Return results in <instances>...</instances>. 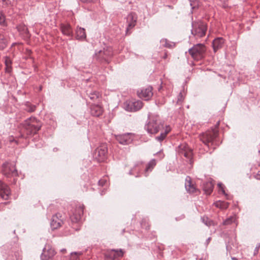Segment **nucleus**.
Segmentation results:
<instances>
[{"instance_id": "nucleus-6", "label": "nucleus", "mask_w": 260, "mask_h": 260, "mask_svg": "<svg viewBox=\"0 0 260 260\" xmlns=\"http://www.w3.org/2000/svg\"><path fill=\"white\" fill-rule=\"evenodd\" d=\"M2 172L4 175L8 177L17 176L18 172L14 162H5L3 165Z\"/></svg>"}, {"instance_id": "nucleus-21", "label": "nucleus", "mask_w": 260, "mask_h": 260, "mask_svg": "<svg viewBox=\"0 0 260 260\" xmlns=\"http://www.w3.org/2000/svg\"><path fill=\"white\" fill-rule=\"evenodd\" d=\"M126 21L128 22V25L126 30V35H129L131 34L129 30L136 25L137 17H126Z\"/></svg>"}, {"instance_id": "nucleus-11", "label": "nucleus", "mask_w": 260, "mask_h": 260, "mask_svg": "<svg viewBox=\"0 0 260 260\" xmlns=\"http://www.w3.org/2000/svg\"><path fill=\"white\" fill-rule=\"evenodd\" d=\"M137 94L139 98L144 99L145 100H149L153 95L152 87L148 86L144 87L137 91Z\"/></svg>"}, {"instance_id": "nucleus-4", "label": "nucleus", "mask_w": 260, "mask_h": 260, "mask_svg": "<svg viewBox=\"0 0 260 260\" xmlns=\"http://www.w3.org/2000/svg\"><path fill=\"white\" fill-rule=\"evenodd\" d=\"M206 52V47L204 44H197L188 50V52L191 57L197 60H200L204 57Z\"/></svg>"}, {"instance_id": "nucleus-36", "label": "nucleus", "mask_w": 260, "mask_h": 260, "mask_svg": "<svg viewBox=\"0 0 260 260\" xmlns=\"http://www.w3.org/2000/svg\"><path fill=\"white\" fill-rule=\"evenodd\" d=\"M5 63L6 66L12 65V61L10 57L7 56L5 57Z\"/></svg>"}, {"instance_id": "nucleus-18", "label": "nucleus", "mask_w": 260, "mask_h": 260, "mask_svg": "<svg viewBox=\"0 0 260 260\" xmlns=\"http://www.w3.org/2000/svg\"><path fill=\"white\" fill-rule=\"evenodd\" d=\"M185 187L187 191L189 193H194L197 191L196 186L192 183L191 178L189 176L186 177Z\"/></svg>"}, {"instance_id": "nucleus-39", "label": "nucleus", "mask_w": 260, "mask_h": 260, "mask_svg": "<svg viewBox=\"0 0 260 260\" xmlns=\"http://www.w3.org/2000/svg\"><path fill=\"white\" fill-rule=\"evenodd\" d=\"M6 72L10 73L12 72V69L11 66H6L5 68Z\"/></svg>"}, {"instance_id": "nucleus-47", "label": "nucleus", "mask_w": 260, "mask_h": 260, "mask_svg": "<svg viewBox=\"0 0 260 260\" xmlns=\"http://www.w3.org/2000/svg\"><path fill=\"white\" fill-rule=\"evenodd\" d=\"M210 240H211V238H209L207 239V243H208V242L210 241Z\"/></svg>"}, {"instance_id": "nucleus-40", "label": "nucleus", "mask_w": 260, "mask_h": 260, "mask_svg": "<svg viewBox=\"0 0 260 260\" xmlns=\"http://www.w3.org/2000/svg\"><path fill=\"white\" fill-rule=\"evenodd\" d=\"M9 141L10 143L15 142L17 144H18V141L15 140L13 136H11L9 138Z\"/></svg>"}, {"instance_id": "nucleus-19", "label": "nucleus", "mask_w": 260, "mask_h": 260, "mask_svg": "<svg viewBox=\"0 0 260 260\" xmlns=\"http://www.w3.org/2000/svg\"><path fill=\"white\" fill-rule=\"evenodd\" d=\"M224 43V40L222 38H217L215 39L212 42V46L214 52H216L218 49L221 48Z\"/></svg>"}, {"instance_id": "nucleus-13", "label": "nucleus", "mask_w": 260, "mask_h": 260, "mask_svg": "<svg viewBox=\"0 0 260 260\" xmlns=\"http://www.w3.org/2000/svg\"><path fill=\"white\" fill-rule=\"evenodd\" d=\"M123 253L122 250H116L111 249L106 251L105 253V260H114L118 257H122Z\"/></svg>"}, {"instance_id": "nucleus-26", "label": "nucleus", "mask_w": 260, "mask_h": 260, "mask_svg": "<svg viewBox=\"0 0 260 260\" xmlns=\"http://www.w3.org/2000/svg\"><path fill=\"white\" fill-rule=\"evenodd\" d=\"M215 206L221 209H225L229 207V203L224 201H218L214 203Z\"/></svg>"}, {"instance_id": "nucleus-29", "label": "nucleus", "mask_w": 260, "mask_h": 260, "mask_svg": "<svg viewBox=\"0 0 260 260\" xmlns=\"http://www.w3.org/2000/svg\"><path fill=\"white\" fill-rule=\"evenodd\" d=\"M160 42L164 46L167 48H171L175 46L174 43L169 42L166 39H161Z\"/></svg>"}, {"instance_id": "nucleus-34", "label": "nucleus", "mask_w": 260, "mask_h": 260, "mask_svg": "<svg viewBox=\"0 0 260 260\" xmlns=\"http://www.w3.org/2000/svg\"><path fill=\"white\" fill-rule=\"evenodd\" d=\"M81 252H74L71 253V260H79V256L81 255Z\"/></svg>"}, {"instance_id": "nucleus-17", "label": "nucleus", "mask_w": 260, "mask_h": 260, "mask_svg": "<svg viewBox=\"0 0 260 260\" xmlns=\"http://www.w3.org/2000/svg\"><path fill=\"white\" fill-rule=\"evenodd\" d=\"M9 187L4 182L0 181V196L4 200H8L10 195Z\"/></svg>"}, {"instance_id": "nucleus-14", "label": "nucleus", "mask_w": 260, "mask_h": 260, "mask_svg": "<svg viewBox=\"0 0 260 260\" xmlns=\"http://www.w3.org/2000/svg\"><path fill=\"white\" fill-rule=\"evenodd\" d=\"M131 133H126L115 136L116 140L121 144L127 145L133 141V137Z\"/></svg>"}, {"instance_id": "nucleus-2", "label": "nucleus", "mask_w": 260, "mask_h": 260, "mask_svg": "<svg viewBox=\"0 0 260 260\" xmlns=\"http://www.w3.org/2000/svg\"><path fill=\"white\" fill-rule=\"evenodd\" d=\"M41 127V122L35 117H30L26 119L24 123L23 134H21V138H27L31 135L35 134Z\"/></svg>"}, {"instance_id": "nucleus-8", "label": "nucleus", "mask_w": 260, "mask_h": 260, "mask_svg": "<svg viewBox=\"0 0 260 260\" xmlns=\"http://www.w3.org/2000/svg\"><path fill=\"white\" fill-rule=\"evenodd\" d=\"M108 148L105 144H102L98 147L94 152V157L99 161H103L106 158Z\"/></svg>"}, {"instance_id": "nucleus-48", "label": "nucleus", "mask_w": 260, "mask_h": 260, "mask_svg": "<svg viewBox=\"0 0 260 260\" xmlns=\"http://www.w3.org/2000/svg\"><path fill=\"white\" fill-rule=\"evenodd\" d=\"M232 259H233V260H237V258H235V257H233V258H232Z\"/></svg>"}, {"instance_id": "nucleus-5", "label": "nucleus", "mask_w": 260, "mask_h": 260, "mask_svg": "<svg viewBox=\"0 0 260 260\" xmlns=\"http://www.w3.org/2000/svg\"><path fill=\"white\" fill-rule=\"evenodd\" d=\"M192 29L191 34L199 37H203L206 34L207 26L206 23L204 22L199 21L198 22H192Z\"/></svg>"}, {"instance_id": "nucleus-43", "label": "nucleus", "mask_w": 260, "mask_h": 260, "mask_svg": "<svg viewBox=\"0 0 260 260\" xmlns=\"http://www.w3.org/2000/svg\"><path fill=\"white\" fill-rule=\"evenodd\" d=\"M255 177L256 179L260 180V171H258L256 175L255 176Z\"/></svg>"}, {"instance_id": "nucleus-28", "label": "nucleus", "mask_w": 260, "mask_h": 260, "mask_svg": "<svg viewBox=\"0 0 260 260\" xmlns=\"http://www.w3.org/2000/svg\"><path fill=\"white\" fill-rule=\"evenodd\" d=\"M7 46V40L4 35L0 33V50L3 49Z\"/></svg>"}, {"instance_id": "nucleus-46", "label": "nucleus", "mask_w": 260, "mask_h": 260, "mask_svg": "<svg viewBox=\"0 0 260 260\" xmlns=\"http://www.w3.org/2000/svg\"><path fill=\"white\" fill-rule=\"evenodd\" d=\"M66 251V249H62L61 250V252H62V253H63V252H64Z\"/></svg>"}, {"instance_id": "nucleus-35", "label": "nucleus", "mask_w": 260, "mask_h": 260, "mask_svg": "<svg viewBox=\"0 0 260 260\" xmlns=\"http://www.w3.org/2000/svg\"><path fill=\"white\" fill-rule=\"evenodd\" d=\"M217 185L219 187V190L221 191L224 195L226 196L228 194L225 192L223 184L221 183H218Z\"/></svg>"}, {"instance_id": "nucleus-25", "label": "nucleus", "mask_w": 260, "mask_h": 260, "mask_svg": "<svg viewBox=\"0 0 260 260\" xmlns=\"http://www.w3.org/2000/svg\"><path fill=\"white\" fill-rule=\"evenodd\" d=\"M87 94L88 95L89 98L93 101H96L101 97L100 93L96 91H87Z\"/></svg>"}, {"instance_id": "nucleus-31", "label": "nucleus", "mask_w": 260, "mask_h": 260, "mask_svg": "<svg viewBox=\"0 0 260 260\" xmlns=\"http://www.w3.org/2000/svg\"><path fill=\"white\" fill-rule=\"evenodd\" d=\"M202 222L207 226H210L213 225V222L212 220L209 219L207 216H203L201 218Z\"/></svg>"}, {"instance_id": "nucleus-37", "label": "nucleus", "mask_w": 260, "mask_h": 260, "mask_svg": "<svg viewBox=\"0 0 260 260\" xmlns=\"http://www.w3.org/2000/svg\"><path fill=\"white\" fill-rule=\"evenodd\" d=\"M183 100V95L182 94L181 92H180V93L179 94L178 96V100H177V103H181Z\"/></svg>"}, {"instance_id": "nucleus-20", "label": "nucleus", "mask_w": 260, "mask_h": 260, "mask_svg": "<svg viewBox=\"0 0 260 260\" xmlns=\"http://www.w3.org/2000/svg\"><path fill=\"white\" fill-rule=\"evenodd\" d=\"M103 112L102 107L99 105H93L91 107V114L93 116L99 117Z\"/></svg>"}, {"instance_id": "nucleus-44", "label": "nucleus", "mask_w": 260, "mask_h": 260, "mask_svg": "<svg viewBox=\"0 0 260 260\" xmlns=\"http://www.w3.org/2000/svg\"><path fill=\"white\" fill-rule=\"evenodd\" d=\"M80 1L83 3H90L92 1V0H80Z\"/></svg>"}, {"instance_id": "nucleus-3", "label": "nucleus", "mask_w": 260, "mask_h": 260, "mask_svg": "<svg viewBox=\"0 0 260 260\" xmlns=\"http://www.w3.org/2000/svg\"><path fill=\"white\" fill-rule=\"evenodd\" d=\"M218 131L216 128L212 129L211 131H208L205 133L201 134L199 136L200 140L208 147L209 144L211 145H217V137Z\"/></svg>"}, {"instance_id": "nucleus-45", "label": "nucleus", "mask_w": 260, "mask_h": 260, "mask_svg": "<svg viewBox=\"0 0 260 260\" xmlns=\"http://www.w3.org/2000/svg\"><path fill=\"white\" fill-rule=\"evenodd\" d=\"M141 163H140V162H138L137 164H136V165H135V167H137V166H139L140 165H141Z\"/></svg>"}, {"instance_id": "nucleus-12", "label": "nucleus", "mask_w": 260, "mask_h": 260, "mask_svg": "<svg viewBox=\"0 0 260 260\" xmlns=\"http://www.w3.org/2000/svg\"><path fill=\"white\" fill-rule=\"evenodd\" d=\"M83 215V207L81 206H77L70 216L72 222H78L82 218Z\"/></svg>"}, {"instance_id": "nucleus-7", "label": "nucleus", "mask_w": 260, "mask_h": 260, "mask_svg": "<svg viewBox=\"0 0 260 260\" xmlns=\"http://www.w3.org/2000/svg\"><path fill=\"white\" fill-rule=\"evenodd\" d=\"M143 106V103L140 100L136 101H126L124 103V108L128 112H135L140 110Z\"/></svg>"}, {"instance_id": "nucleus-22", "label": "nucleus", "mask_w": 260, "mask_h": 260, "mask_svg": "<svg viewBox=\"0 0 260 260\" xmlns=\"http://www.w3.org/2000/svg\"><path fill=\"white\" fill-rule=\"evenodd\" d=\"M61 30L62 32L67 36H72L73 35V30L71 26L69 24H61Z\"/></svg>"}, {"instance_id": "nucleus-50", "label": "nucleus", "mask_w": 260, "mask_h": 260, "mask_svg": "<svg viewBox=\"0 0 260 260\" xmlns=\"http://www.w3.org/2000/svg\"><path fill=\"white\" fill-rule=\"evenodd\" d=\"M258 153H260V150L258 151Z\"/></svg>"}, {"instance_id": "nucleus-38", "label": "nucleus", "mask_w": 260, "mask_h": 260, "mask_svg": "<svg viewBox=\"0 0 260 260\" xmlns=\"http://www.w3.org/2000/svg\"><path fill=\"white\" fill-rule=\"evenodd\" d=\"M0 24L3 26L6 25L5 17H0Z\"/></svg>"}, {"instance_id": "nucleus-41", "label": "nucleus", "mask_w": 260, "mask_h": 260, "mask_svg": "<svg viewBox=\"0 0 260 260\" xmlns=\"http://www.w3.org/2000/svg\"><path fill=\"white\" fill-rule=\"evenodd\" d=\"M259 247H260V244L259 243H258L255 248L254 252V255L257 254L259 249Z\"/></svg>"}, {"instance_id": "nucleus-30", "label": "nucleus", "mask_w": 260, "mask_h": 260, "mask_svg": "<svg viewBox=\"0 0 260 260\" xmlns=\"http://www.w3.org/2000/svg\"><path fill=\"white\" fill-rule=\"evenodd\" d=\"M25 110L28 112H32L35 111L36 107L35 105H31L29 102H27L25 105Z\"/></svg>"}, {"instance_id": "nucleus-49", "label": "nucleus", "mask_w": 260, "mask_h": 260, "mask_svg": "<svg viewBox=\"0 0 260 260\" xmlns=\"http://www.w3.org/2000/svg\"><path fill=\"white\" fill-rule=\"evenodd\" d=\"M132 172H133V170H131V171H129V174H132Z\"/></svg>"}, {"instance_id": "nucleus-32", "label": "nucleus", "mask_w": 260, "mask_h": 260, "mask_svg": "<svg viewBox=\"0 0 260 260\" xmlns=\"http://www.w3.org/2000/svg\"><path fill=\"white\" fill-rule=\"evenodd\" d=\"M235 220L236 217L235 216H231L229 218H226L224 221H223V224L230 225L232 223L234 222Z\"/></svg>"}, {"instance_id": "nucleus-16", "label": "nucleus", "mask_w": 260, "mask_h": 260, "mask_svg": "<svg viewBox=\"0 0 260 260\" xmlns=\"http://www.w3.org/2000/svg\"><path fill=\"white\" fill-rule=\"evenodd\" d=\"M179 153L190 160L192 157V150L186 144H181L178 147Z\"/></svg>"}, {"instance_id": "nucleus-15", "label": "nucleus", "mask_w": 260, "mask_h": 260, "mask_svg": "<svg viewBox=\"0 0 260 260\" xmlns=\"http://www.w3.org/2000/svg\"><path fill=\"white\" fill-rule=\"evenodd\" d=\"M111 49H107L103 50H100L98 52L95 53L97 58L101 61H104L108 63V58L112 55Z\"/></svg>"}, {"instance_id": "nucleus-10", "label": "nucleus", "mask_w": 260, "mask_h": 260, "mask_svg": "<svg viewBox=\"0 0 260 260\" xmlns=\"http://www.w3.org/2000/svg\"><path fill=\"white\" fill-rule=\"evenodd\" d=\"M55 254L54 249L49 245H46L43 249L41 258L42 260H50Z\"/></svg>"}, {"instance_id": "nucleus-33", "label": "nucleus", "mask_w": 260, "mask_h": 260, "mask_svg": "<svg viewBox=\"0 0 260 260\" xmlns=\"http://www.w3.org/2000/svg\"><path fill=\"white\" fill-rule=\"evenodd\" d=\"M191 9H195L200 6V2L199 0H189Z\"/></svg>"}, {"instance_id": "nucleus-23", "label": "nucleus", "mask_w": 260, "mask_h": 260, "mask_svg": "<svg viewBox=\"0 0 260 260\" xmlns=\"http://www.w3.org/2000/svg\"><path fill=\"white\" fill-rule=\"evenodd\" d=\"M203 188L206 194H210L213 188V184L211 181H207L203 183Z\"/></svg>"}, {"instance_id": "nucleus-9", "label": "nucleus", "mask_w": 260, "mask_h": 260, "mask_svg": "<svg viewBox=\"0 0 260 260\" xmlns=\"http://www.w3.org/2000/svg\"><path fill=\"white\" fill-rule=\"evenodd\" d=\"M63 217L60 213H57L52 216L50 222V226L52 230L59 228L63 223Z\"/></svg>"}, {"instance_id": "nucleus-27", "label": "nucleus", "mask_w": 260, "mask_h": 260, "mask_svg": "<svg viewBox=\"0 0 260 260\" xmlns=\"http://www.w3.org/2000/svg\"><path fill=\"white\" fill-rule=\"evenodd\" d=\"M156 165V161L155 159H151L147 165L146 167L145 168V172H147L149 171H151L153 168Z\"/></svg>"}, {"instance_id": "nucleus-24", "label": "nucleus", "mask_w": 260, "mask_h": 260, "mask_svg": "<svg viewBox=\"0 0 260 260\" xmlns=\"http://www.w3.org/2000/svg\"><path fill=\"white\" fill-rule=\"evenodd\" d=\"M86 37L85 30L82 27H79L76 30V38L78 40H83Z\"/></svg>"}, {"instance_id": "nucleus-42", "label": "nucleus", "mask_w": 260, "mask_h": 260, "mask_svg": "<svg viewBox=\"0 0 260 260\" xmlns=\"http://www.w3.org/2000/svg\"><path fill=\"white\" fill-rule=\"evenodd\" d=\"M106 180L104 179H101L99 181V184L100 185L104 186L106 183Z\"/></svg>"}, {"instance_id": "nucleus-1", "label": "nucleus", "mask_w": 260, "mask_h": 260, "mask_svg": "<svg viewBox=\"0 0 260 260\" xmlns=\"http://www.w3.org/2000/svg\"><path fill=\"white\" fill-rule=\"evenodd\" d=\"M144 128L149 134L155 135L160 132V135L155 138L159 142L166 138L171 130L169 126L166 125L164 127V122L158 115L152 113L148 114V120Z\"/></svg>"}]
</instances>
